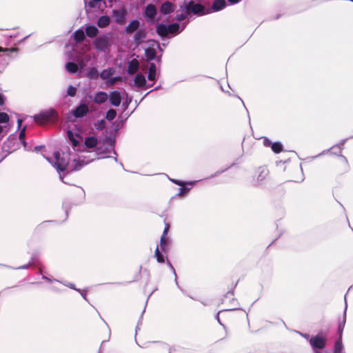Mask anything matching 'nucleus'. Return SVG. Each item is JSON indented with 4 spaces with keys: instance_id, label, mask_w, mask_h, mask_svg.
Segmentation results:
<instances>
[{
    "instance_id": "09e8293b",
    "label": "nucleus",
    "mask_w": 353,
    "mask_h": 353,
    "mask_svg": "<svg viewBox=\"0 0 353 353\" xmlns=\"http://www.w3.org/2000/svg\"><path fill=\"white\" fill-rule=\"evenodd\" d=\"M68 286H69L70 288L74 289V286L72 283L68 284Z\"/></svg>"
},
{
    "instance_id": "9b49d317",
    "label": "nucleus",
    "mask_w": 353,
    "mask_h": 353,
    "mask_svg": "<svg viewBox=\"0 0 353 353\" xmlns=\"http://www.w3.org/2000/svg\"><path fill=\"white\" fill-rule=\"evenodd\" d=\"M88 112V107L86 104L82 103L73 110V115L75 117H82Z\"/></svg>"
},
{
    "instance_id": "e433bc0d",
    "label": "nucleus",
    "mask_w": 353,
    "mask_h": 353,
    "mask_svg": "<svg viewBox=\"0 0 353 353\" xmlns=\"http://www.w3.org/2000/svg\"><path fill=\"white\" fill-rule=\"evenodd\" d=\"M17 50V48H11V49H8V48H1L0 47V52H16Z\"/></svg>"
},
{
    "instance_id": "4468645a",
    "label": "nucleus",
    "mask_w": 353,
    "mask_h": 353,
    "mask_svg": "<svg viewBox=\"0 0 353 353\" xmlns=\"http://www.w3.org/2000/svg\"><path fill=\"white\" fill-rule=\"evenodd\" d=\"M134 84L138 88H143L146 85V80L144 75L138 74L134 77Z\"/></svg>"
},
{
    "instance_id": "39448f33",
    "label": "nucleus",
    "mask_w": 353,
    "mask_h": 353,
    "mask_svg": "<svg viewBox=\"0 0 353 353\" xmlns=\"http://www.w3.org/2000/svg\"><path fill=\"white\" fill-rule=\"evenodd\" d=\"M181 10H185L187 14H190L191 12L197 14H204V8L203 6L199 3H194L193 1H190L189 3H185L184 6H181Z\"/></svg>"
},
{
    "instance_id": "cd10ccee",
    "label": "nucleus",
    "mask_w": 353,
    "mask_h": 353,
    "mask_svg": "<svg viewBox=\"0 0 353 353\" xmlns=\"http://www.w3.org/2000/svg\"><path fill=\"white\" fill-rule=\"evenodd\" d=\"M145 37V33L142 31H138L134 35V39L137 44L142 42L143 39Z\"/></svg>"
},
{
    "instance_id": "8fccbe9b",
    "label": "nucleus",
    "mask_w": 353,
    "mask_h": 353,
    "mask_svg": "<svg viewBox=\"0 0 353 353\" xmlns=\"http://www.w3.org/2000/svg\"><path fill=\"white\" fill-rule=\"evenodd\" d=\"M169 265L174 270V272H175L172 265L170 263H169ZM174 274H176V273H174Z\"/></svg>"
},
{
    "instance_id": "6ab92c4d",
    "label": "nucleus",
    "mask_w": 353,
    "mask_h": 353,
    "mask_svg": "<svg viewBox=\"0 0 353 353\" xmlns=\"http://www.w3.org/2000/svg\"><path fill=\"white\" fill-rule=\"evenodd\" d=\"M174 10V5L170 2H165L161 7V11L162 13L166 14Z\"/></svg>"
},
{
    "instance_id": "a19ab883",
    "label": "nucleus",
    "mask_w": 353,
    "mask_h": 353,
    "mask_svg": "<svg viewBox=\"0 0 353 353\" xmlns=\"http://www.w3.org/2000/svg\"><path fill=\"white\" fill-rule=\"evenodd\" d=\"M119 78H113L112 79L110 80V85H113L115 83L116 81L118 80Z\"/></svg>"
},
{
    "instance_id": "dca6fc26",
    "label": "nucleus",
    "mask_w": 353,
    "mask_h": 353,
    "mask_svg": "<svg viewBox=\"0 0 353 353\" xmlns=\"http://www.w3.org/2000/svg\"><path fill=\"white\" fill-rule=\"evenodd\" d=\"M139 68V63L138 60L134 59L129 61L128 65V74H134Z\"/></svg>"
},
{
    "instance_id": "37998d69",
    "label": "nucleus",
    "mask_w": 353,
    "mask_h": 353,
    "mask_svg": "<svg viewBox=\"0 0 353 353\" xmlns=\"http://www.w3.org/2000/svg\"><path fill=\"white\" fill-rule=\"evenodd\" d=\"M3 101H4L3 96L1 94H0V105L3 104Z\"/></svg>"
},
{
    "instance_id": "c85d7f7f",
    "label": "nucleus",
    "mask_w": 353,
    "mask_h": 353,
    "mask_svg": "<svg viewBox=\"0 0 353 353\" xmlns=\"http://www.w3.org/2000/svg\"><path fill=\"white\" fill-rule=\"evenodd\" d=\"M271 147L272 150L276 153L280 152L283 148L282 144L279 142L272 143Z\"/></svg>"
},
{
    "instance_id": "aec40b11",
    "label": "nucleus",
    "mask_w": 353,
    "mask_h": 353,
    "mask_svg": "<svg viewBox=\"0 0 353 353\" xmlns=\"http://www.w3.org/2000/svg\"><path fill=\"white\" fill-rule=\"evenodd\" d=\"M114 73V69L112 68H108L105 70H103L101 74L100 77L103 79L106 80L110 78Z\"/></svg>"
},
{
    "instance_id": "5fc2aeb1",
    "label": "nucleus",
    "mask_w": 353,
    "mask_h": 353,
    "mask_svg": "<svg viewBox=\"0 0 353 353\" xmlns=\"http://www.w3.org/2000/svg\"><path fill=\"white\" fill-rule=\"evenodd\" d=\"M216 319L219 321V315H217Z\"/></svg>"
},
{
    "instance_id": "bb28decb",
    "label": "nucleus",
    "mask_w": 353,
    "mask_h": 353,
    "mask_svg": "<svg viewBox=\"0 0 353 353\" xmlns=\"http://www.w3.org/2000/svg\"><path fill=\"white\" fill-rule=\"evenodd\" d=\"M116 116H117L116 111L114 110H113V109H110L106 112L105 118L108 121H112L116 117Z\"/></svg>"
},
{
    "instance_id": "f8f14e48",
    "label": "nucleus",
    "mask_w": 353,
    "mask_h": 353,
    "mask_svg": "<svg viewBox=\"0 0 353 353\" xmlns=\"http://www.w3.org/2000/svg\"><path fill=\"white\" fill-rule=\"evenodd\" d=\"M110 101L114 106H119L121 101V93L118 91H112L109 95Z\"/></svg>"
},
{
    "instance_id": "4be33fe9",
    "label": "nucleus",
    "mask_w": 353,
    "mask_h": 353,
    "mask_svg": "<svg viewBox=\"0 0 353 353\" xmlns=\"http://www.w3.org/2000/svg\"><path fill=\"white\" fill-rule=\"evenodd\" d=\"M110 19L109 17L103 16L98 19L97 25L100 28H104L109 25Z\"/></svg>"
},
{
    "instance_id": "473e14b6",
    "label": "nucleus",
    "mask_w": 353,
    "mask_h": 353,
    "mask_svg": "<svg viewBox=\"0 0 353 353\" xmlns=\"http://www.w3.org/2000/svg\"><path fill=\"white\" fill-rule=\"evenodd\" d=\"M9 121V116L5 112H0V123H7Z\"/></svg>"
},
{
    "instance_id": "9d476101",
    "label": "nucleus",
    "mask_w": 353,
    "mask_h": 353,
    "mask_svg": "<svg viewBox=\"0 0 353 353\" xmlns=\"http://www.w3.org/2000/svg\"><path fill=\"white\" fill-rule=\"evenodd\" d=\"M310 343L314 350L322 349L325 346V339L321 335H317L310 339Z\"/></svg>"
},
{
    "instance_id": "a878e982",
    "label": "nucleus",
    "mask_w": 353,
    "mask_h": 353,
    "mask_svg": "<svg viewBox=\"0 0 353 353\" xmlns=\"http://www.w3.org/2000/svg\"><path fill=\"white\" fill-rule=\"evenodd\" d=\"M74 38L77 41H81L84 39L85 34L83 30H78L74 33Z\"/></svg>"
},
{
    "instance_id": "58836bf2",
    "label": "nucleus",
    "mask_w": 353,
    "mask_h": 353,
    "mask_svg": "<svg viewBox=\"0 0 353 353\" xmlns=\"http://www.w3.org/2000/svg\"><path fill=\"white\" fill-rule=\"evenodd\" d=\"M149 71L157 72V67L154 63H152L150 64Z\"/></svg>"
},
{
    "instance_id": "79ce46f5",
    "label": "nucleus",
    "mask_w": 353,
    "mask_h": 353,
    "mask_svg": "<svg viewBox=\"0 0 353 353\" xmlns=\"http://www.w3.org/2000/svg\"><path fill=\"white\" fill-rule=\"evenodd\" d=\"M231 4H236L239 3L241 0H228Z\"/></svg>"
},
{
    "instance_id": "f257e3e1",
    "label": "nucleus",
    "mask_w": 353,
    "mask_h": 353,
    "mask_svg": "<svg viewBox=\"0 0 353 353\" xmlns=\"http://www.w3.org/2000/svg\"><path fill=\"white\" fill-rule=\"evenodd\" d=\"M46 159L57 169L60 174L61 172L65 170H79L83 165L92 161L91 159H87L85 154H72L70 153L54 152L53 157H46Z\"/></svg>"
},
{
    "instance_id": "3c124183",
    "label": "nucleus",
    "mask_w": 353,
    "mask_h": 353,
    "mask_svg": "<svg viewBox=\"0 0 353 353\" xmlns=\"http://www.w3.org/2000/svg\"><path fill=\"white\" fill-rule=\"evenodd\" d=\"M3 132V127L0 125V134Z\"/></svg>"
},
{
    "instance_id": "c03bdc74",
    "label": "nucleus",
    "mask_w": 353,
    "mask_h": 353,
    "mask_svg": "<svg viewBox=\"0 0 353 353\" xmlns=\"http://www.w3.org/2000/svg\"><path fill=\"white\" fill-rule=\"evenodd\" d=\"M21 123H22V120L21 119H18V120H17L18 128L21 127Z\"/></svg>"
},
{
    "instance_id": "49530a36",
    "label": "nucleus",
    "mask_w": 353,
    "mask_h": 353,
    "mask_svg": "<svg viewBox=\"0 0 353 353\" xmlns=\"http://www.w3.org/2000/svg\"><path fill=\"white\" fill-rule=\"evenodd\" d=\"M172 181H173L174 183H176L177 185H183L181 182L176 181V180H172Z\"/></svg>"
},
{
    "instance_id": "6e6d98bb",
    "label": "nucleus",
    "mask_w": 353,
    "mask_h": 353,
    "mask_svg": "<svg viewBox=\"0 0 353 353\" xmlns=\"http://www.w3.org/2000/svg\"><path fill=\"white\" fill-rule=\"evenodd\" d=\"M353 1V0H352Z\"/></svg>"
},
{
    "instance_id": "20e7f679",
    "label": "nucleus",
    "mask_w": 353,
    "mask_h": 353,
    "mask_svg": "<svg viewBox=\"0 0 353 353\" xmlns=\"http://www.w3.org/2000/svg\"><path fill=\"white\" fill-rule=\"evenodd\" d=\"M157 33L162 36H167L168 34L179 33V25L178 23H173L169 26L163 24H159L157 27Z\"/></svg>"
},
{
    "instance_id": "f03ea898",
    "label": "nucleus",
    "mask_w": 353,
    "mask_h": 353,
    "mask_svg": "<svg viewBox=\"0 0 353 353\" xmlns=\"http://www.w3.org/2000/svg\"><path fill=\"white\" fill-rule=\"evenodd\" d=\"M67 135L70 141L74 151L81 152V154L87 156V159H90L89 152H85V148L92 149L97 146V139L94 137H88L85 139L84 143H81L82 137L79 134L73 132L72 130L67 131ZM92 161L93 159H91Z\"/></svg>"
},
{
    "instance_id": "423d86ee",
    "label": "nucleus",
    "mask_w": 353,
    "mask_h": 353,
    "mask_svg": "<svg viewBox=\"0 0 353 353\" xmlns=\"http://www.w3.org/2000/svg\"><path fill=\"white\" fill-rule=\"evenodd\" d=\"M157 48H159V44L157 41L154 40L148 41V46L145 50V54L148 60L150 61L155 58Z\"/></svg>"
},
{
    "instance_id": "6e6552de",
    "label": "nucleus",
    "mask_w": 353,
    "mask_h": 353,
    "mask_svg": "<svg viewBox=\"0 0 353 353\" xmlns=\"http://www.w3.org/2000/svg\"><path fill=\"white\" fill-rule=\"evenodd\" d=\"M346 310H347V305H345V312H344V316H343V321H342V322H341L339 324L338 330H339V339L335 343L334 353H341V351L343 350V344L341 342V337H342V332H343V328L345 326V323Z\"/></svg>"
},
{
    "instance_id": "a18cd8bd",
    "label": "nucleus",
    "mask_w": 353,
    "mask_h": 353,
    "mask_svg": "<svg viewBox=\"0 0 353 353\" xmlns=\"http://www.w3.org/2000/svg\"><path fill=\"white\" fill-rule=\"evenodd\" d=\"M264 144L265 145H270L271 144V143L268 139H265L264 140Z\"/></svg>"
},
{
    "instance_id": "b1692460",
    "label": "nucleus",
    "mask_w": 353,
    "mask_h": 353,
    "mask_svg": "<svg viewBox=\"0 0 353 353\" xmlns=\"http://www.w3.org/2000/svg\"><path fill=\"white\" fill-rule=\"evenodd\" d=\"M139 26V22L137 20H134L130 23V24L126 27L125 30L127 32H132L136 30Z\"/></svg>"
},
{
    "instance_id": "f3484780",
    "label": "nucleus",
    "mask_w": 353,
    "mask_h": 353,
    "mask_svg": "<svg viewBox=\"0 0 353 353\" xmlns=\"http://www.w3.org/2000/svg\"><path fill=\"white\" fill-rule=\"evenodd\" d=\"M168 230H169V226L168 225H166L165 228L163 231V234L161 238L160 245H161V248L163 251L167 250L168 239L166 238V234H167Z\"/></svg>"
},
{
    "instance_id": "0eeeda50",
    "label": "nucleus",
    "mask_w": 353,
    "mask_h": 353,
    "mask_svg": "<svg viewBox=\"0 0 353 353\" xmlns=\"http://www.w3.org/2000/svg\"><path fill=\"white\" fill-rule=\"evenodd\" d=\"M94 45L97 50L105 51L111 45L110 38L108 35H103L97 38Z\"/></svg>"
},
{
    "instance_id": "72a5a7b5",
    "label": "nucleus",
    "mask_w": 353,
    "mask_h": 353,
    "mask_svg": "<svg viewBox=\"0 0 353 353\" xmlns=\"http://www.w3.org/2000/svg\"><path fill=\"white\" fill-rule=\"evenodd\" d=\"M76 92H77L76 88H74V87H73L72 85H70L68 88V90H67L68 95H69L70 97H74L76 94Z\"/></svg>"
},
{
    "instance_id": "f704fd0d",
    "label": "nucleus",
    "mask_w": 353,
    "mask_h": 353,
    "mask_svg": "<svg viewBox=\"0 0 353 353\" xmlns=\"http://www.w3.org/2000/svg\"><path fill=\"white\" fill-rule=\"evenodd\" d=\"M157 78V72L149 71L148 74V79L149 81H154Z\"/></svg>"
},
{
    "instance_id": "393cba45",
    "label": "nucleus",
    "mask_w": 353,
    "mask_h": 353,
    "mask_svg": "<svg viewBox=\"0 0 353 353\" xmlns=\"http://www.w3.org/2000/svg\"><path fill=\"white\" fill-rule=\"evenodd\" d=\"M86 76L90 79H96L99 77L98 70L94 68H90L86 73Z\"/></svg>"
},
{
    "instance_id": "5701e85b",
    "label": "nucleus",
    "mask_w": 353,
    "mask_h": 353,
    "mask_svg": "<svg viewBox=\"0 0 353 353\" xmlns=\"http://www.w3.org/2000/svg\"><path fill=\"white\" fill-rule=\"evenodd\" d=\"M85 32L89 37H94L97 34L98 29L94 26H88L85 28Z\"/></svg>"
},
{
    "instance_id": "2f4dec72",
    "label": "nucleus",
    "mask_w": 353,
    "mask_h": 353,
    "mask_svg": "<svg viewBox=\"0 0 353 353\" xmlns=\"http://www.w3.org/2000/svg\"><path fill=\"white\" fill-rule=\"evenodd\" d=\"M103 0H90L89 2H88V6L90 8H97V7H99V5L101 3V2Z\"/></svg>"
},
{
    "instance_id": "2eb2a0df",
    "label": "nucleus",
    "mask_w": 353,
    "mask_h": 353,
    "mask_svg": "<svg viewBox=\"0 0 353 353\" xmlns=\"http://www.w3.org/2000/svg\"><path fill=\"white\" fill-rule=\"evenodd\" d=\"M108 98V94L105 92H98L94 97V102L97 104H101L107 101Z\"/></svg>"
},
{
    "instance_id": "ddd939ff",
    "label": "nucleus",
    "mask_w": 353,
    "mask_h": 353,
    "mask_svg": "<svg viewBox=\"0 0 353 353\" xmlns=\"http://www.w3.org/2000/svg\"><path fill=\"white\" fill-rule=\"evenodd\" d=\"M113 17L117 23H123L125 21V11L124 10H113Z\"/></svg>"
},
{
    "instance_id": "de8ad7c7",
    "label": "nucleus",
    "mask_w": 353,
    "mask_h": 353,
    "mask_svg": "<svg viewBox=\"0 0 353 353\" xmlns=\"http://www.w3.org/2000/svg\"><path fill=\"white\" fill-rule=\"evenodd\" d=\"M261 174H263L264 176L267 174V170L266 169H263L261 171Z\"/></svg>"
},
{
    "instance_id": "c9c22d12",
    "label": "nucleus",
    "mask_w": 353,
    "mask_h": 353,
    "mask_svg": "<svg viewBox=\"0 0 353 353\" xmlns=\"http://www.w3.org/2000/svg\"><path fill=\"white\" fill-rule=\"evenodd\" d=\"M25 131H26V127H24L22 130L21 131V132L19 133V139L21 141L22 143L23 144L24 147L26 148V141H24V137H25Z\"/></svg>"
},
{
    "instance_id": "412c9836",
    "label": "nucleus",
    "mask_w": 353,
    "mask_h": 353,
    "mask_svg": "<svg viewBox=\"0 0 353 353\" xmlns=\"http://www.w3.org/2000/svg\"><path fill=\"white\" fill-rule=\"evenodd\" d=\"M226 6L225 0H216L213 3L212 9L214 11H219L224 8Z\"/></svg>"
},
{
    "instance_id": "864d4df0",
    "label": "nucleus",
    "mask_w": 353,
    "mask_h": 353,
    "mask_svg": "<svg viewBox=\"0 0 353 353\" xmlns=\"http://www.w3.org/2000/svg\"><path fill=\"white\" fill-rule=\"evenodd\" d=\"M90 61V57H86V62Z\"/></svg>"
},
{
    "instance_id": "7c9ffc66",
    "label": "nucleus",
    "mask_w": 353,
    "mask_h": 353,
    "mask_svg": "<svg viewBox=\"0 0 353 353\" xmlns=\"http://www.w3.org/2000/svg\"><path fill=\"white\" fill-rule=\"evenodd\" d=\"M154 255L157 258V260L159 263H163L164 262V256L160 253V251L159 250V248L157 247Z\"/></svg>"
},
{
    "instance_id": "7ed1b4c3",
    "label": "nucleus",
    "mask_w": 353,
    "mask_h": 353,
    "mask_svg": "<svg viewBox=\"0 0 353 353\" xmlns=\"http://www.w3.org/2000/svg\"><path fill=\"white\" fill-rule=\"evenodd\" d=\"M57 117L54 110L50 109L34 116V121L39 125H44L48 122L54 121Z\"/></svg>"
},
{
    "instance_id": "1a4fd4ad",
    "label": "nucleus",
    "mask_w": 353,
    "mask_h": 353,
    "mask_svg": "<svg viewBox=\"0 0 353 353\" xmlns=\"http://www.w3.org/2000/svg\"><path fill=\"white\" fill-rule=\"evenodd\" d=\"M79 63H74L72 62H68L65 64L66 70L69 73H75L78 71L79 68L83 69L86 63L84 62L83 59L78 60Z\"/></svg>"
},
{
    "instance_id": "c756f323",
    "label": "nucleus",
    "mask_w": 353,
    "mask_h": 353,
    "mask_svg": "<svg viewBox=\"0 0 353 353\" xmlns=\"http://www.w3.org/2000/svg\"><path fill=\"white\" fill-rule=\"evenodd\" d=\"M94 125L97 130H103L105 127V121L103 119L97 121Z\"/></svg>"
},
{
    "instance_id": "ea45409f",
    "label": "nucleus",
    "mask_w": 353,
    "mask_h": 353,
    "mask_svg": "<svg viewBox=\"0 0 353 353\" xmlns=\"http://www.w3.org/2000/svg\"><path fill=\"white\" fill-rule=\"evenodd\" d=\"M186 191V189L185 188H181L180 190H179V195H183Z\"/></svg>"
},
{
    "instance_id": "603ef678",
    "label": "nucleus",
    "mask_w": 353,
    "mask_h": 353,
    "mask_svg": "<svg viewBox=\"0 0 353 353\" xmlns=\"http://www.w3.org/2000/svg\"><path fill=\"white\" fill-rule=\"evenodd\" d=\"M81 295H82V296H83L84 299H85V293L81 292Z\"/></svg>"
},
{
    "instance_id": "a211bd4d",
    "label": "nucleus",
    "mask_w": 353,
    "mask_h": 353,
    "mask_svg": "<svg viewBox=\"0 0 353 353\" xmlns=\"http://www.w3.org/2000/svg\"><path fill=\"white\" fill-rule=\"evenodd\" d=\"M145 16L148 18L153 19L157 14V8L152 4H149L145 8Z\"/></svg>"
},
{
    "instance_id": "4c0bfd02",
    "label": "nucleus",
    "mask_w": 353,
    "mask_h": 353,
    "mask_svg": "<svg viewBox=\"0 0 353 353\" xmlns=\"http://www.w3.org/2000/svg\"><path fill=\"white\" fill-rule=\"evenodd\" d=\"M185 15L184 14H179L176 16V19L178 21H183L185 19Z\"/></svg>"
}]
</instances>
